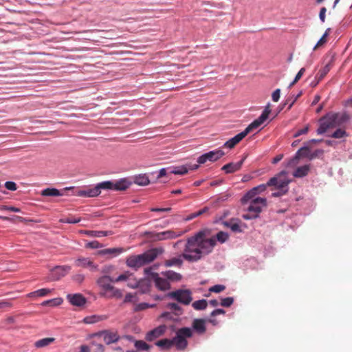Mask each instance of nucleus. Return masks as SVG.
<instances>
[{
  "label": "nucleus",
  "instance_id": "nucleus-19",
  "mask_svg": "<svg viewBox=\"0 0 352 352\" xmlns=\"http://www.w3.org/2000/svg\"><path fill=\"white\" fill-rule=\"evenodd\" d=\"M245 158H243L237 162H230L222 166L221 170L227 174H230L239 170L244 162Z\"/></svg>",
  "mask_w": 352,
  "mask_h": 352
},
{
  "label": "nucleus",
  "instance_id": "nucleus-44",
  "mask_svg": "<svg viewBox=\"0 0 352 352\" xmlns=\"http://www.w3.org/2000/svg\"><path fill=\"white\" fill-rule=\"evenodd\" d=\"M96 186L100 192L101 189L113 190V182L111 181H105L98 184Z\"/></svg>",
  "mask_w": 352,
  "mask_h": 352
},
{
  "label": "nucleus",
  "instance_id": "nucleus-12",
  "mask_svg": "<svg viewBox=\"0 0 352 352\" xmlns=\"http://www.w3.org/2000/svg\"><path fill=\"white\" fill-rule=\"evenodd\" d=\"M71 270L69 265H57L50 271L48 279L51 281H56L66 276Z\"/></svg>",
  "mask_w": 352,
  "mask_h": 352
},
{
  "label": "nucleus",
  "instance_id": "nucleus-31",
  "mask_svg": "<svg viewBox=\"0 0 352 352\" xmlns=\"http://www.w3.org/2000/svg\"><path fill=\"white\" fill-rule=\"evenodd\" d=\"M41 195L44 197H58L62 196L63 193L54 188H47L41 191Z\"/></svg>",
  "mask_w": 352,
  "mask_h": 352
},
{
  "label": "nucleus",
  "instance_id": "nucleus-47",
  "mask_svg": "<svg viewBox=\"0 0 352 352\" xmlns=\"http://www.w3.org/2000/svg\"><path fill=\"white\" fill-rule=\"evenodd\" d=\"M135 346L137 349L142 351H147L150 349L149 345L143 340L135 341Z\"/></svg>",
  "mask_w": 352,
  "mask_h": 352
},
{
  "label": "nucleus",
  "instance_id": "nucleus-64",
  "mask_svg": "<svg viewBox=\"0 0 352 352\" xmlns=\"http://www.w3.org/2000/svg\"><path fill=\"white\" fill-rule=\"evenodd\" d=\"M166 307L174 311H178L180 309V307L177 303L175 302H170L167 304Z\"/></svg>",
  "mask_w": 352,
  "mask_h": 352
},
{
  "label": "nucleus",
  "instance_id": "nucleus-11",
  "mask_svg": "<svg viewBox=\"0 0 352 352\" xmlns=\"http://www.w3.org/2000/svg\"><path fill=\"white\" fill-rule=\"evenodd\" d=\"M184 231H174L171 230L152 233V238L155 241H164L174 239L184 234Z\"/></svg>",
  "mask_w": 352,
  "mask_h": 352
},
{
  "label": "nucleus",
  "instance_id": "nucleus-50",
  "mask_svg": "<svg viewBox=\"0 0 352 352\" xmlns=\"http://www.w3.org/2000/svg\"><path fill=\"white\" fill-rule=\"evenodd\" d=\"M234 302V298L232 297H226L221 298L220 305L225 307H230Z\"/></svg>",
  "mask_w": 352,
  "mask_h": 352
},
{
  "label": "nucleus",
  "instance_id": "nucleus-62",
  "mask_svg": "<svg viewBox=\"0 0 352 352\" xmlns=\"http://www.w3.org/2000/svg\"><path fill=\"white\" fill-rule=\"evenodd\" d=\"M327 12V9L325 7H322L319 13V18L322 23H324L325 21V14Z\"/></svg>",
  "mask_w": 352,
  "mask_h": 352
},
{
  "label": "nucleus",
  "instance_id": "nucleus-1",
  "mask_svg": "<svg viewBox=\"0 0 352 352\" xmlns=\"http://www.w3.org/2000/svg\"><path fill=\"white\" fill-rule=\"evenodd\" d=\"M208 231L201 230L188 237L182 254L188 262H197L210 254L215 246V239L208 237Z\"/></svg>",
  "mask_w": 352,
  "mask_h": 352
},
{
  "label": "nucleus",
  "instance_id": "nucleus-56",
  "mask_svg": "<svg viewBox=\"0 0 352 352\" xmlns=\"http://www.w3.org/2000/svg\"><path fill=\"white\" fill-rule=\"evenodd\" d=\"M80 218H75V217H68L63 220H62V222L66 223H76L80 222Z\"/></svg>",
  "mask_w": 352,
  "mask_h": 352
},
{
  "label": "nucleus",
  "instance_id": "nucleus-4",
  "mask_svg": "<svg viewBox=\"0 0 352 352\" xmlns=\"http://www.w3.org/2000/svg\"><path fill=\"white\" fill-rule=\"evenodd\" d=\"M158 254L157 249H151L139 255L129 256L126 260V264L129 267L136 270L142 266L153 261Z\"/></svg>",
  "mask_w": 352,
  "mask_h": 352
},
{
  "label": "nucleus",
  "instance_id": "nucleus-36",
  "mask_svg": "<svg viewBox=\"0 0 352 352\" xmlns=\"http://www.w3.org/2000/svg\"><path fill=\"white\" fill-rule=\"evenodd\" d=\"M91 346L95 348L90 349L88 346L82 345L80 347V352H89L91 349L103 351L104 350V346L100 343H96L95 341L91 342Z\"/></svg>",
  "mask_w": 352,
  "mask_h": 352
},
{
  "label": "nucleus",
  "instance_id": "nucleus-49",
  "mask_svg": "<svg viewBox=\"0 0 352 352\" xmlns=\"http://www.w3.org/2000/svg\"><path fill=\"white\" fill-rule=\"evenodd\" d=\"M346 135H347L346 132L344 130L338 129L333 133V134L331 135V137L334 138L340 139V138L346 137Z\"/></svg>",
  "mask_w": 352,
  "mask_h": 352
},
{
  "label": "nucleus",
  "instance_id": "nucleus-6",
  "mask_svg": "<svg viewBox=\"0 0 352 352\" xmlns=\"http://www.w3.org/2000/svg\"><path fill=\"white\" fill-rule=\"evenodd\" d=\"M192 336V329L189 327H183L179 329L175 338L171 339L173 346H175L177 350H184L186 347L188 342L186 338Z\"/></svg>",
  "mask_w": 352,
  "mask_h": 352
},
{
  "label": "nucleus",
  "instance_id": "nucleus-58",
  "mask_svg": "<svg viewBox=\"0 0 352 352\" xmlns=\"http://www.w3.org/2000/svg\"><path fill=\"white\" fill-rule=\"evenodd\" d=\"M135 300V296L131 293H129L125 296L124 299V302L126 303V302H134Z\"/></svg>",
  "mask_w": 352,
  "mask_h": 352
},
{
  "label": "nucleus",
  "instance_id": "nucleus-14",
  "mask_svg": "<svg viewBox=\"0 0 352 352\" xmlns=\"http://www.w3.org/2000/svg\"><path fill=\"white\" fill-rule=\"evenodd\" d=\"M166 329H167V327L166 325H164V324L160 325V326L157 327L156 328L147 332V333L146 334V336H145V339L148 342L153 341L155 339L162 336L165 333Z\"/></svg>",
  "mask_w": 352,
  "mask_h": 352
},
{
  "label": "nucleus",
  "instance_id": "nucleus-32",
  "mask_svg": "<svg viewBox=\"0 0 352 352\" xmlns=\"http://www.w3.org/2000/svg\"><path fill=\"white\" fill-rule=\"evenodd\" d=\"M134 183L139 186H146L150 183V180L146 174H140L135 176Z\"/></svg>",
  "mask_w": 352,
  "mask_h": 352
},
{
  "label": "nucleus",
  "instance_id": "nucleus-43",
  "mask_svg": "<svg viewBox=\"0 0 352 352\" xmlns=\"http://www.w3.org/2000/svg\"><path fill=\"white\" fill-rule=\"evenodd\" d=\"M63 302V299L61 298H56L50 300H47L43 301L41 305L43 306H51L55 307L61 305Z\"/></svg>",
  "mask_w": 352,
  "mask_h": 352
},
{
  "label": "nucleus",
  "instance_id": "nucleus-3",
  "mask_svg": "<svg viewBox=\"0 0 352 352\" xmlns=\"http://www.w3.org/2000/svg\"><path fill=\"white\" fill-rule=\"evenodd\" d=\"M243 206H247V213L242 215L243 219L250 220L256 219L259 217L262 209L267 205V199L265 198L256 196H251L248 199H245V195L241 199Z\"/></svg>",
  "mask_w": 352,
  "mask_h": 352
},
{
  "label": "nucleus",
  "instance_id": "nucleus-48",
  "mask_svg": "<svg viewBox=\"0 0 352 352\" xmlns=\"http://www.w3.org/2000/svg\"><path fill=\"white\" fill-rule=\"evenodd\" d=\"M103 247V245L99 243L98 241H92L85 244V248L89 249H98Z\"/></svg>",
  "mask_w": 352,
  "mask_h": 352
},
{
  "label": "nucleus",
  "instance_id": "nucleus-53",
  "mask_svg": "<svg viewBox=\"0 0 352 352\" xmlns=\"http://www.w3.org/2000/svg\"><path fill=\"white\" fill-rule=\"evenodd\" d=\"M144 274L148 278L151 279L152 280L154 279L153 274H157V272H153V268L152 267H149L144 269Z\"/></svg>",
  "mask_w": 352,
  "mask_h": 352
},
{
  "label": "nucleus",
  "instance_id": "nucleus-55",
  "mask_svg": "<svg viewBox=\"0 0 352 352\" xmlns=\"http://www.w3.org/2000/svg\"><path fill=\"white\" fill-rule=\"evenodd\" d=\"M280 97V89H276L272 94V99L274 102H278Z\"/></svg>",
  "mask_w": 352,
  "mask_h": 352
},
{
  "label": "nucleus",
  "instance_id": "nucleus-15",
  "mask_svg": "<svg viewBox=\"0 0 352 352\" xmlns=\"http://www.w3.org/2000/svg\"><path fill=\"white\" fill-rule=\"evenodd\" d=\"M154 279L153 280L155 286L160 291H167L170 289V282L166 279V278L161 277L159 274H153Z\"/></svg>",
  "mask_w": 352,
  "mask_h": 352
},
{
  "label": "nucleus",
  "instance_id": "nucleus-22",
  "mask_svg": "<svg viewBox=\"0 0 352 352\" xmlns=\"http://www.w3.org/2000/svg\"><path fill=\"white\" fill-rule=\"evenodd\" d=\"M265 121V116H260L257 119L254 120L251 124H250L245 130H243V132L247 135L249 133L258 129Z\"/></svg>",
  "mask_w": 352,
  "mask_h": 352
},
{
  "label": "nucleus",
  "instance_id": "nucleus-63",
  "mask_svg": "<svg viewBox=\"0 0 352 352\" xmlns=\"http://www.w3.org/2000/svg\"><path fill=\"white\" fill-rule=\"evenodd\" d=\"M322 150L318 149L314 151V152L310 151V155L309 156V160H311L314 158H316L319 154L322 153Z\"/></svg>",
  "mask_w": 352,
  "mask_h": 352
},
{
  "label": "nucleus",
  "instance_id": "nucleus-34",
  "mask_svg": "<svg viewBox=\"0 0 352 352\" xmlns=\"http://www.w3.org/2000/svg\"><path fill=\"white\" fill-rule=\"evenodd\" d=\"M302 91H300L297 95H292L289 98H288L283 104H282L281 109L284 108L286 105H288L287 109H290L298 98L301 96Z\"/></svg>",
  "mask_w": 352,
  "mask_h": 352
},
{
  "label": "nucleus",
  "instance_id": "nucleus-26",
  "mask_svg": "<svg viewBox=\"0 0 352 352\" xmlns=\"http://www.w3.org/2000/svg\"><path fill=\"white\" fill-rule=\"evenodd\" d=\"M161 274L166 278L168 281L177 282L182 280V276L177 272H175L173 270H167L165 272H162Z\"/></svg>",
  "mask_w": 352,
  "mask_h": 352
},
{
  "label": "nucleus",
  "instance_id": "nucleus-37",
  "mask_svg": "<svg viewBox=\"0 0 352 352\" xmlns=\"http://www.w3.org/2000/svg\"><path fill=\"white\" fill-rule=\"evenodd\" d=\"M129 186V183L125 179H122L116 182H113V190H126Z\"/></svg>",
  "mask_w": 352,
  "mask_h": 352
},
{
  "label": "nucleus",
  "instance_id": "nucleus-17",
  "mask_svg": "<svg viewBox=\"0 0 352 352\" xmlns=\"http://www.w3.org/2000/svg\"><path fill=\"white\" fill-rule=\"evenodd\" d=\"M100 194V191L98 190V187H86L84 189L79 190L76 192V195L82 197H95Z\"/></svg>",
  "mask_w": 352,
  "mask_h": 352
},
{
  "label": "nucleus",
  "instance_id": "nucleus-40",
  "mask_svg": "<svg viewBox=\"0 0 352 352\" xmlns=\"http://www.w3.org/2000/svg\"><path fill=\"white\" fill-rule=\"evenodd\" d=\"M156 306L155 304H149L147 302H140L136 304L133 307V311L135 312L145 310L148 308H153Z\"/></svg>",
  "mask_w": 352,
  "mask_h": 352
},
{
  "label": "nucleus",
  "instance_id": "nucleus-25",
  "mask_svg": "<svg viewBox=\"0 0 352 352\" xmlns=\"http://www.w3.org/2000/svg\"><path fill=\"white\" fill-rule=\"evenodd\" d=\"M310 164H305L298 167L293 173V176L297 178H302L307 176L310 170Z\"/></svg>",
  "mask_w": 352,
  "mask_h": 352
},
{
  "label": "nucleus",
  "instance_id": "nucleus-29",
  "mask_svg": "<svg viewBox=\"0 0 352 352\" xmlns=\"http://www.w3.org/2000/svg\"><path fill=\"white\" fill-rule=\"evenodd\" d=\"M107 318V316L104 315H92L84 318L83 322L85 324H94L99 321L106 320Z\"/></svg>",
  "mask_w": 352,
  "mask_h": 352
},
{
  "label": "nucleus",
  "instance_id": "nucleus-28",
  "mask_svg": "<svg viewBox=\"0 0 352 352\" xmlns=\"http://www.w3.org/2000/svg\"><path fill=\"white\" fill-rule=\"evenodd\" d=\"M123 252L122 248H107L98 251V254L100 255H111V256H116L120 254Z\"/></svg>",
  "mask_w": 352,
  "mask_h": 352
},
{
  "label": "nucleus",
  "instance_id": "nucleus-33",
  "mask_svg": "<svg viewBox=\"0 0 352 352\" xmlns=\"http://www.w3.org/2000/svg\"><path fill=\"white\" fill-rule=\"evenodd\" d=\"M302 149L303 148H299L295 153L294 156L288 160L286 165L287 167L294 168L298 164L300 160V154L302 152Z\"/></svg>",
  "mask_w": 352,
  "mask_h": 352
},
{
  "label": "nucleus",
  "instance_id": "nucleus-20",
  "mask_svg": "<svg viewBox=\"0 0 352 352\" xmlns=\"http://www.w3.org/2000/svg\"><path fill=\"white\" fill-rule=\"evenodd\" d=\"M67 299L72 305L77 307H82L87 302L86 298L80 294H68Z\"/></svg>",
  "mask_w": 352,
  "mask_h": 352
},
{
  "label": "nucleus",
  "instance_id": "nucleus-38",
  "mask_svg": "<svg viewBox=\"0 0 352 352\" xmlns=\"http://www.w3.org/2000/svg\"><path fill=\"white\" fill-rule=\"evenodd\" d=\"M51 292V289L47 288H43L34 292H30L28 294V297H43L47 296Z\"/></svg>",
  "mask_w": 352,
  "mask_h": 352
},
{
  "label": "nucleus",
  "instance_id": "nucleus-54",
  "mask_svg": "<svg viewBox=\"0 0 352 352\" xmlns=\"http://www.w3.org/2000/svg\"><path fill=\"white\" fill-rule=\"evenodd\" d=\"M5 187L6 189L12 191H14L17 189V186L15 182L8 181L5 183Z\"/></svg>",
  "mask_w": 352,
  "mask_h": 352
},
{
  "label": "nucleus",
  "instance_id": "nucleus-39",
  "mask_svg": "<svg viewBox=\"0 0 352 352\" xmlns=\"http://www.w3.org/2000/svg\"><path fill=\"white\" fill-rule=\"evenodd\" d=\"M155 344L161 348L162 350L170 349L173 346L172 340L170 339H162L155 342Z\"/></svg>",
  "mask_w": 352,
  "mask_h": 352
},
{
  "label": "nucleus",
  "instance_id": "nucleus-8",
  "mask_svg": "<svg viewBox=\"0 0 352 352\" xmlns=\"http://www.w3.org/2000/svg\"><path fill=\"white\" fill-rule=\"evenodd\" d=\"M166 296L184 305H189L192 301L191 292L188 289H177L168 293Z\"/></svg>",
  "mask_w": 352,
  "mask_h": 352
},
{
  "label": "nucleus",
  "instance_id": "nucleus-41",
  "mask_svg": "<svg viewBox=\"0 0 352 352\" xmlns=\"http://www.w3.org/2000/svg\"><path fill=\"white\" fill-rule=\"evenodd\" d=\"M211 238L215 239V245H216L217 241H218L221 243H225L228 239L229 235L227 232L221 231V232H219L215 236H212Z\"/></svg>",
  "mask_w": 352,
  "mask_h": 352
},
{
  "label": "nucleus",
  "instance_id": "nucleus-10",
  "mask_svg": "<svg viewBox=\"0 0 352 352\" xmlns=\"http://www.w3.org/2000/svg\"><path fill=\"white\" fill-rule=\"evenodd\" d=\"M225 155V153L220 149H216L214 151H210L208 153H205L200 155L197 158V163L199 164H202L209 161L211 162H214L219 160Z\"/></svg>",
  "mask_w": 352,
  "mask_h": 352
},
{
  "label": "nucleus",
  "instance_id": "nucleus-18",
  "mask_svg": "<svg viewBox=\"0 0 352 352\" xmlns=\"http://www.w3.org/2000/svg\"><path fill=\"white\" fill-rule=\"evenodd\" d=\"M223 224L230 228L233 232L240 233L243 231L241 221L239 219H231L223 222Z\"/></svg>",
  "mask_w": 352,
  "mask_h": 352
},
{
  "label": "nucleus",
  "instance_id": "nucleus-16",
  "mask_svg": "<svg viewBox=\"0 0 352 352\" xmlns=\"http://www.w3.org/2000/svg\"><path fill=\"white\" fill-rule=\"evenodd\" d=\"M75 265L77 267H87L93 272L98 270V265L91 261L89 258H78L75 261Z\"/></svg>",
  "mask_w": 352,
  "mask_h": 352
},
{
  "label": "nucleus",
  "instance_id": "nucleus-42",
  "mask_svg": "<svg viewBox=\"0 0 352 352\" xmlns=\"http://www.w3.org/2000/svg\"><path fill=\"white\" fill-rule=\"evenodd\" d=\"M208 302L205 299L196 300L192 302V306L195 310H204L207 307Z\"/></svg>",
  "mask_w": 352,
  "mask_h": 352
},
{
  "label": "nucleus",
  "instance_id": "nucleus-13",
  "mask_svg": "<svg viewBox=\"0 0 352 352\" xmlns=\"http://www.w3.org/2000/svg\"><path fill=\"white\" fill-rule=\"evenodd\" d=\"M199 164H186L169 167V171L172 174L183 175L188 173L189 170H196L199 168Z\"/></svg>",
  "mask_w": 352,
  "mask_h": 352
},
{
  "label": "nucleus",
  "instance_id": "nucleus-51",
  "mask_svg": "<svg viewBox=\"0 0 352 352\" xmlns=\"http://www.w3.org/2000/svg\"><path fill=\"white\" fill-rule=\"evenodd\" d=\"M0 210H8L14 212H21V209L12 206L2 205L0 206Z\"/></svg>",
  "mask_w": 352,
  "mask_h": 352
},
{
  "label": "nucleus",
  "instance_id": "nucleus-35",
  "mask_svg": "<svg viewBox=\"0 0 352 352\" xmlns=\"http://www.w3.org/2000/svg\"><path fill=\"white\" fill-rule=\"evenodd\" d=\"M54 340L55 339L54 338H45L35 342L34 346L37 349L43 348L53 343Z\"/></svg>",
  "mask_w": 352,
  "mask_h": 352
},
{
  "label": "nucleus",
  "instance_id": "nucleus-60",
  "mask_svg": "<svg viewBox=\"0 0 352 352\" xmlns=\"http://www.w3.org/2000/svg\"><path fill=\"white\" fill-rule=\"evenodd\" d=\"M271 112V109H270V104L268 103L266 107H265V109L263 110V111L262 112L261 115V116H265V120H266L269 116V114Z\"/></svg>",
  "mask_w": 352,
  "mask_h": 352
},
{
  "label": "nucleus",
  "instance_id": "nucleus-21",
  "mask_svg": "<svg viewBox=\"0 0 352 352\" xmlns=\"http://www.w3.org/2000/svg\"><path fill=\"white\" fill-rule=\"evenodd\" d=\"M245 136H246V135L243 131L241 133L236 134L233 138H232L229 139L228 141H226L223 144V147L228 148H232L238 143H239Z\"/></svg>",
  "mask_w": 352,
  "mask_h": 352
},
{
  "label": "nucleus",
  "instance_id": "nucleus-5",
  "mask_svg": "<svg viewBox=\"0 0 352 352\" xmlns=\"http://www.w3.org/2000/svg\"><path fill=\"white\" fill-rule=\"evenodd\" d=\"M96 283L101 289L99 294L100 296L118 299L122 297V292L111 284V283H114L113 278L107 275L102 276L97 280Z\"/></svg>",
  "mask_w": 352,
  "mask_h": 352
},
{
  "label": "nucleus",
  "instance_id": "nucleus-30",
  "mask_svg": "<svg viewBox=\"0 0 352 352\" xmlns=\"http://www.w3.org/2000/svg\"><path fill=\"white\" fill-rule=\"evenodd\" d=\"M182 258H183V256L182 254L177 257H174L170 259L166 260L164 262V266L167 267H173V266L180 267V266H182V265L183 263Z\"/></svg>",
  "mask_w": 352,
  "mask_h": 352
},
{
  "label": "nucleus",
  "instance_id": "nucleus-52",
  "mask_svg": "<svg viewBox=\"0 0 352 352\" xmlns=\"http://www.w3.org/2000/svg\"><path fill=\"white\" fill-rule=\"evenodd\" d=\"M226 289L223 285H215L209 289V292L214 293H220Z\"/></svg>",
  "mask_w": 352,
  "mask_h": 352
},
{
  "label": "nucleus",
  "instance_id": "nucleus-2",
  "mask_svg": "<svg viewBox=\"0 0 352 352\" xmlns=\"http://www.w3.org/2000/svg\"><path fill=\"white\" fill-rule=\"evenodd\" d=\"M350 119L346 113H328L319 120V127L317 129V133L322 135L329 129L339 126Z\"/></svg>",
  "mask_w": 352,
  "mask_h": 352
},
{
  "label": "nucleus",
  "instance_id": "nucleus-61",
  "mask_svg": "<svg viewBox=\"0 0 352 352\" xmlns=\"http://www.w3.org/2000/svg\"><path fill=\"white\" fill-rule=\"evenodd\" d=\"M84 279L85 276L81 274H78L73 276V280L78 283H81L84 280Z\"/></svg>",
  "mask_w": 352,
  "mask_h": 352
},
{
  "label": "nucleus",
  "instance_id": "nucleus-27",
  "mask_svg": "<svg viewBox=\"0 0 352 352\" xmlns=\"http://www.w3.org/2000/svg\"><path fill=\"white\" fill-rule=\"evenodd\" d=\"M80 233L86 234L91 237H102L111 235V231H97V230H80Z\"/></svg>",
  "mask_w": 352,
  "mask_h": 352
},
{
  "label": "nucleus",
  "instance_id": "nucleus-7",
  "mask_svg": "<svg viewBox=\"0 0 352 352\" xmlns=\"http://www.w3.org/2000/svg\"><path fill=\"white\" fill-rule=\"evenodd\" d=\"M92 337L98 340H103L107 344L117 342L120 340V336L118 332L111 330L100 331L93 334Z\"/></svg>",
  "mask_w": 352,
  "mask_h": 352
},
{
  "label": "nucleus",
  "instance_id": "nucleus-46",
  "mask_svg": "<svg viewBox=\"0 0 352 352\" xmlns=\"http://www.w3.org/2000/svg\"><path fill=\"white\" fill-rule=\"evenodd\" d=\"M208 208L207 207H205L201 210H199V211L197 212H193L189 215H188L186 218H185V221H190L201 214H203L204 213H205L206 211H208Z\"/></svg>",
  "mask_w": 352,
  "mask_h": 352
},
{
  "label": "nucleus",
  "instance_id": "nucleus-24",
  "mask_svg": "<svg viewBox=\"0 0 352 352\" xmlns=\"http://www.w3.org/2000/svg\"><path fill=\"white\" fill-rule=\"evenodd\" d=\"M267 186H270L268 185V182L265 184H261L256 187L252 188L251 190L248 191L245 194V199H247L251 196H256V195L265 191Z\"/></svg>",
  "mask_w": 352,
  "mask_h": 352
},
{
  "label": "nucleus",
  "instance_id": "nucleus-45",
  "mask_svg": "<svg viewBox=\"0 0 352 352\" xmlns=\"http://www.w3.org/2000/svg\"><path fill=\"white\" fill-rule=\"evenodd\" d=\"M330 71V66L327 64L323 68L319 70L316 76V78H318V80H321Z\"/></svg>",
  "mask_w": 352,
  "mask_h": 352
},
{
  "label": "nucleus",
  "instance_id": "nucleus-9",
  "mask_svg": "<svg viewBox=\"0 0 352 352\" xmlns=\"http://www.w3.org/2000/svg\"><path fill=\"white\" fill-rule=\"evenodd\" d=\"M286 172L282 171L280 173L278 177H272L268 180L269 186H274L280 191H283V193H286L288 190V184L289 183V180L286 179H282V176H285Z\"/></svg>",
  "mask_w": 352,
  "mask_h": 352
},
{
  "label": "nucleus",
  "instance_id": "nucleus-59",
  "mask_svg": "<svg viewBox=\"0 0 352 352\" xmlns=\"http://www.w3.org/2000/svg\"><path fill=\"white\" fill-rule=\"evenodd\" d=\"M128 277H129V276L126 273L122 274H120V276H118L117 278H113V282L117 283V282L126 280L128 279Z\"/></svg>",
  "mask_w": 352,
  "mask_h": 352
},
{
  "label": "nucleus",
  "instance_id": "nucleus-57",
  "mask_svg": "<svg viewBox=\"0 0 352 352\" xmlns=\"http://www.w3.org/2000/svg\"><path fill=\"white\" fill-rule=\"evenodd\" d=\"M300 148H303L302 152L300 153V158L301 157H307L309 159V156L310 155V150L309 148H308V146H302Z\"/></svg>",
  "mask_w": 352,
  "mask_h": 352
},
{
  "label": "nucleus",
  "instance_id": "nucleus-23",
  "mask_svg": "<svg viewBox=\"0 0 352 352\" xmlns=\"http://www.w3.org/2000/svg\"><path fill=\"white\" fill-rule=\"evenodd\" d=\"M192 327L199 335L204 334L206 331L205 320L203 319H195Z\"/></svg>",
  "mask_w": 352,
  "mask_h": 352
}]
</instances>
